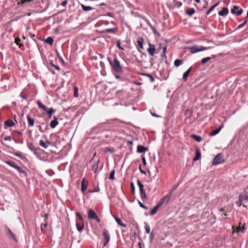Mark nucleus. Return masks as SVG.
Returning a JSON list of instances; mask_svg holds the SVG:
<instances>
[{"label": "nucleus", "mask_w": 248, "mask_h": 248, "mask_svg": "<svg viewBox=\"0 0 248 248\" xmlns=\"http://www.w3.org/2000/svg\"><path fill=\"white\" fill-rule=\"evenodd\" d=\"M143 39L142 38H139L138 40H137V43L138 44V45L140 47L141 49L143 48Z\"/></svg>", "instance_id": "29"}, {"label": "nucleus", "mask_w": 248, "mask_h": 248, "mask_svg": "<svg viewBox=\"0 0 248 248\" xmlns=\"http://www.w3.org/2000/svg\"><path fill=\"white\" fill-rule=\"evenodd\" d=\"M108 60L114 71L117 74H121L123 72L122 67L117 59L115 58L112 60L110 58H108Z\"/></svg>", "instance_id": "1"}, {"label": "nucleus", "mask_w": 248, "mask_h": 248, "mask_svg": "<svg viewBox=\"0 0 248 248\" xmlns=\"http://www.w3.org/2000/svg\"><path fill=\"white\" fill-rule=\"evenodd\" d=\"M14 155L15 156H17V157H19L21 159H23V155L20 153H19L18 152L15 153H14Z\"/></svg>", "instance_id": "47"}, {"label": "nucleus", "mask_w": 248, "mask_h": 248, "mask_svg": "<svg viewBox=\"0 0 248 248\" xmlns=\"http://www.w3.org/2000/svg\"><path fill=\"white\" fill-rule=\"evenodd\" d=\"M88 184V181L86 180L85 178H84L81 182V191L82 193H84L85 191L86 190Z\"/></svg>", "instance_id": "8"}, {"label": "nucleus", "mask_w": 248, "mask_h": 248, "mask_svg": "<svg viewBox=\"0 0 248 248\" xmlns=\"http://www.w3.org/2000/svg\"><path fill=\"white\" fill-rule=\"evenodd\" d=\"M118 29L117 27H115L111 29H105L101 31L102 33H116L118 32Z\"/></svg>", "instance_id": "7"}, {"label": "nucleus", "mask_w": 248, "mask_h": 248, "mask_svg": "<svg viewBox=\"0 0 248 248\" xmlns=\"http://www.w3.org/2000/svg\"><path fill=\"white\" fill-rule=\"evenodd\" d=\"M20 96L23 99H26L27 98V95L26 94H23L22 93L20 94Z\"/></svg>", "instance_id": "57"}, {"label": "nucleus", "mask_w": 248, "mask_h": 248, "mask_svg": "<svg viewBox=\"0 0 248 248\" xmlns=\"http://www.w3.org/2000/svg\"><path fill=\"white\" fill-rule=\"evenodd\" d=\"M152 115L155 117H159L160 116L155 113H152Z\"/></svg>", "instance_id": "61"}, {"label": "nucleus", "mask_w": 248, "mask_h": 248, "mask_svg": "<svg viewBox=\"0 0 248 248\" xmlns=\"http://www.w3.org/2000/svg\"><path fill=\"white\" fill-rule=\"evenodd\" d=\"M4 124L9 127H12L15 124L13 121L11 120H8L5 122Z\"/></svg>", "instance_id": "26"}, {"label": "nucleus", "mask_w": 248, "mask_h": 248, "mask_svg": "<svg viewBox=\"0 0 248 248\" xmlns=\"http://www.w3.org/2000/svg\"><path fill=\"white\" fill-rule=\"evenodd\" d=\"M88 217L89 219L96 220L97 222H100V219L98 218L97 214L93 209H90L88 213Z\"/></svg>", "instance_id": "3"}, {"label": "nucleus", "mask_w": 248, "mask_h": 248, "mask_svg": "<svg viewBox=\"0 0 248 248\" xmlns=\"http://www.w3.org/2000/svg\"><path fill=\"white\" fill-rule=\"evenodd\" d=\"M4 140L7 141H11V138L10 136H7L4 138Z\"/></svg>", "instance_id": "56"}, {"label": "nucleus", "mask_w": 248, "mask_h": 248, "mask_svg": "<svg viewBox=\"0 0 248 248\" xmlns=\"http://www.w3.org/2000/svg\"><path fill=\"white\" fill-rule=\"evenodd\" d=\"M120 44H121V41H120V40H117V46L118 47V48H119L120 49H121V50H124V47H122V46H121V45H120Z\"/></svg>", "instance_id": "46"}, {"label": "nucleus", "mask_w": 248, "mask_h": 248, "mask_svg": "<svg viewBox=\"0 0 248 248\" xmlns=\"http://www.w3.org/2000/svg\"><path fill=\"white\" fill-rule=\"evenodd\" d=\"M224 161L222 155L220 154H217L213 161V165H218Z\"/></svg>", "instance_id": "4"}, {"label": "nucleus", "mask_w": 248, "mask_h": 248, "mask_svg": "<svg viewBox=\"0 0 248 248\" xmlns=\"http://www.w3.org/2000/svg\"><path fill=\"white\" fill-rule=\"evenodd\" d=\"M76 227H77V230L80 232H81L82 231V230H83V229L84 228V225H83L80 226L78 224V223H76Z\"/></svg>", "instance_id": "40"}, {"label": "nucleus", "mask_w": 248, "mask_h": 248, "mask_svg": "<svg viewBox=\"0 0 248 248\" xmlns=\"http://www.w3.org/2000/svg\"><path fill=\"white\" fill-rule=\"evenodd\" d=\"M139 203L140 207L143 208L145 209H148L147 207L143 205V203H142L140 201H139Z\"/></svg>", "instance_id": "52"}, {"label": "nucleus", "mask_w": 248, "mask_h": 248, "mask_svg": "<svg viewBox=\"0 0 248 248\" xmlns=\"http://www.w3.org/2000/svg\"><path fill=\"white\" fill-rule=\"evenodd\" d=\"M154 237H155V234L153 232H151V233H150L149 239H150V241L151 243L152 242Z\"/></svg>", "instance_id": "44"}, {"label": "nucleus", "mask_w": 248, "mask_h": 248, "mask_svg": "<svg viewBox=\"0 0 248 248\" xmlns=\"http://www.w3.org/2000/svg\"><path fill=\"white\" fill-rule=\"evenodd\" d=\"M74 96L75 97L78 96V89L77 87H74Z\"/></svg>", "instance_id": "45"}, {"label": "nucleus", "mask_w": 248, "mask_h": 248, "mask_svg": "<svg viewBox=\"0 0 248 248\" xmlns=\"http://www.w3.org/2000/svg\"><path fill=\"white\" fill-rule=\"evenodd\" d=\"M149 46L150 47L147 49V51L151 56H153L155 54V46L150 44H149Z\"/></svg>", "instance_id": "9"}, {"label": "nucleus", "mask_w": 248, "mask_h": 248, "mask_svg": "<svg viewBox=\"0 0 248 248\" xmlns=\"http://www.w3.org/2000/svg\"><path fill=\"white\" fill-rule=\"evenodd\" d=\"M191 137L197 142H201L202 140V139L200 136L196 135H192Z\"/></svg>", "instance_id": "32"}, {"label": "nucleus", "mask_w": 248, "mask_h": 248, "mask_svg": "<svg viewBox=\"0 0 248 248\" xmlns=\"http://www.w3.org/2000/svg\"><path fill=\"white\" fill-rule=\"evenodd\" d=\"M51 65L54 67L56 70H60V68L59 66H57V65H55V64H54L53 63H51Z\"/></svg>", "instance_id": "53"}, {"label": "nucleus", "mask_w": 248, "mask_h": 248, "mask_svg": "<svg viewBox=\"0 0 248 248\" xmlns=\"http://www.w3.org/2000/svg\"><path fill=\"white\" fill-rule=\"evenodd\" d=\"M218 4V2L212 6L206 12V15H209L215 8V7Z\"/></svg>", "instance_id": "27"}, {"label": "nucleus", "mask_w": 248, "mask_h": 248, "mask_svg": "<svg viewBox=\"0 0 248 248\" xmlns=\"http://www.w3.org/2000/svg\"><path fill=\"white\" fill-rule=\"evenodd\" d=\"M16 169L18 171V172L20 173V174H23L24 176H26L27 175V173L26 172L23 170L21 168H20V167L17 166L16 167Z\"/></svg>", "instance_id": "30"}, {"label": "nucleus", "mask_w": 248, "mask_h": 248, "mask_svg": "<svg viewBox=\"0 0 248 248\" xmlns=\"http://www.w3.org/2000/svg\"><path fill=\"white\" fill-rule=\"evenodd\" d=\"M148 150V149L146 147H145L141 145H138L137 147V152L139 153H143Z\"/></svg>", "instance_id": "18"}, {"label": "nucleus", "mask_w": 248, "mask_h": 248, "mask_svg": "<svg viewBox=\"0 0 248 248\" xmlns=\"http://www.w3.org/2000/svg\"><path fill=\"white\" fill-rule=\"evenodd\" d=\"M137 185L139 187L140 193L145 191L143 189L144 186L142 185V184L139 180H137Z\"/></svg>", "instance_id": "22"}, {"label": "nucleus", "mask_w": 248, "mask_h": 248, "mask_svg": "<svg viewBox=\"0 0 248 248\" xmlns=\"http://www.w3.org/2000/svg\"><path fill=\"white\" fill-rule=\"evenodd\" d=\"M142 75L144 76L148 77L151 82H153L154 81L155 78L152 75L148 74H143Z\"/></svg>", "instance_id": "39"}, {"label": "nucleus", "mask_w": 248, "mask_h": 248, "mask_svg": "<svg viewBox=\"0 0 248 248\" xmlns=\"http://www.w3.org/2000/svg\"><path fill=\"white\" fill-rule=\"evenodd\" d=\"M107 16H110V17H113V15L111 13H110V12L108 13L107 14Z\"/></svg>", "instance_id": "58"}, {"label": "nucleus", "mask_w": 248, "mask_h": 248, "mask_svg": "<svg viewBox=\"0 0 248 248\" xmlns=\"http://www.w3.org/2000/svg\"><path fill=\"white\" fill-rule=\"evenodd\" d=\"M231 13L233 14H236V16H240L243 13V10L240 9L238 10L237 6H234L231 10Z\"/></svg>", "instance_id": "6"}, {"label": "nucleus", "mask_w": 248, "mask_h": 248, "mask_svg": "<svg viewBox=\"0 0 248 248\" xmlns=\"http://www.w3.org/2000/svg\"><path fill=\"white\" fill-rule=\"evenodd\" d=\"M27 119L28 121V126L32 127L34 125V120L33 118H31L30 115L27 116Z\"/></svg>", "instance_id": "12"}, {"label": "nucleus", "mask_w": 248, "mask_h": 248, "mask_svg": "<svg viewBox=\"0 0 248 248\" xmlns=\"http://www.w3.org/2000/svg\"><path fill=\"white\" fill-rule=\"evenodd\" d=\"M50 143V142L48 140H46V141L45 142L43 140H40L39 141V145L45 149L48 147Z\"/></svg>", "instance_id": "14"}, {"label": "nucleus", "mask_w": 248, "mask_h": 248, "mask_svg": "<svg viewBox=\"0 0 248 248\" xmlns=\"http://www.w3.org/2000/svg\"><path fill=\"white\" fill-rule=\"evenodd\" d=\"M54 120L51 121L50 124V126L52 128H54L59 124L57 119L56 116L53 117Z\"/></svg>", "instance_id": "13"}, {"label": "nucleus", "mask_w": 248, "mask_h": 248, "mask_svg": "<svg viewBox=\"0 0 248 248\" xmlns=\"http://www.w3.org/2000/svg\"><path fill=\"white\" fill-rule=\"evenodd\" d=\"M140 172L143 174H145V175L146 174V171H145L144 170H140Z\"/></svg>", "instance_id": "62"}, {"label": "nucleus", "mask_w": 248, "mask_h": 248, "mask_svg": "<svg viewBox=\"0 0 248 248\" xmlns=\"http://www.w3.org/2000/svg\"><path fill=\"white\" fill-rule=\"evenodd\" d=\"M141 199H146L147 198L145 192H141L140 193Z\"/></svg>", "instance_id": "48"}, {"label": "nucleus", "mask_w": 248, "mask_h": 248, "mask_svg": "<svg viewBox=\"0 0 248 248\" xmlns=\"http://www.w3.org/2000/svg\"><path fill=\"white\" fill-rule=\"evenodd\" d=\"M67 3V0H64L63 1H62V2L61 3V5L62 6H65L66 5Z\"/></svg>", "instance_id": "55"}, {"label": "nucleus", "mask_w": 248, "mask_h": 248, "mask_svg": "<svg viewBox=\"0 0 248 248\" xmlns=\"http://www.w3.org/2000/svg\"><path fill=\"white\" fill-rule=\"evenodd\" d=\"M195 12V10L193 8H189L187 9L186 13L189 16H192L193 15Z\"/></svg>", "instance_id": "24"}, {"label": "nucleus", "mask_w": 248, "mask_h": 248, "mask_svg": "<svg viewBox=\"0 0 248 248\" xmlns=\"http://www.w3.org/2000/svg\"><path fill=\"white\" fill-rule=\"evenodd\" d=\"M5 163L9 165V166H10L11 167H12L16 169V167H17V165L16 164V163L13 162V161H7L5 162Z\"/></svg>", "instance_id": "35"}, {"label": "nucleus", "mask_w": 248, "mask_h": 248, "mask_svg": "<svg viewBox=\"0 0 248 248\" xmlns=\"http://www.w3.org/2000/svg\"><path fill=\"white\" fill-rule=\"evenodd\" d=\"M81 7L84 11H89L93 9L91 6H86L84 4H81Z\"/></svg>", "instance_id": "25"}, {"label": "nucleus", "mask_w": 248, "mask_h": 248, "mask_svg": "<svg viewBox=\"0 0 248 248\" xmlns=\"http://www.w3.org/2000/svg\"><path fill=\"white\" fill-rule=\"evenodd\" d=\"M114 219H115L116 222L120 226H121L123 227H126V225L125 224L123 223L122 222V221H121V220L119 217H114Z\"/></svg>", "instance_id": "21"}, {"label": "nucleus", "mask_w": 248, "mask_h": 248, "mask_svg": "<svg viewBox=\"0 0 248 248\" xmlns=\"http://www.w3.org/2000/svg\"><path fill=\"white\" fill-rule=\"evenodd\" d=\"M99 191V188H95V189H94L91 192H97Z\"/></svg>", "instance_id": "60"}, {"label": "nucleus", "mask_w": 248, "mask_h": 248, "mask_svg": "<svg viewBox=\"0 0 248 248\" xmlns=\"http://www.w3.org/2000/svg\"><path fill=\"white\" fill-rule=\"evenodd\" d=\"M192 67H191L190 68H189L187 71H186L183 74V79L185 80H186L187 77L188 76L189 73L191 71Z\"/></svg>", "instance_id": "23"}, {"label": "nucleus", "mask_w": 248, "mask_h": 248, "mask_svg": "<svg viewBox=\"0 0 248 248\" xmlns=\"http://www.w3.org/2000/svg\"><path fill=\"white\" fill-rule=\"evenodd\" d=\"M247 22V20H245L243 23H242V24H240L238 26V29H240V28H242Z\"/></svg>", "instance_id": "49"}, {"label": "nucleus", "mask_w": 248, "mask_h": 248, "mask_svg": "<svg viewBox=\"0 0 248 248\" xmlns=\"http://www.w3.org/2000/svg\"><path fill=\"white\" fill-rule=\"evenodd\" d=\"M201 156V153L199 150L197 149L196 152V155L195 157L193 158V161H197L199 159H200Z\"/></svg>", "instance_id": "20"}, {"label": "nucleus", "mask_w": 248, "mask_h": 248, "mask_svg": "<svg viewBox=\"0 0 248 248\" xmlns=\"http://www.w3.org/2000/svg\"><path fill=\"white\" fill-rule=\"evenodd\" d=\"M115 78H117V79H119V78H120V76H119V75H116L115 76Z\"/></svg>", "instance_id": "64"}, {"label": "nucleus", "mask_w": 248, "mask_h": 248, "mask_svg": "<svg viewBox=\"0 0 248 248\" xmlns=\"http://www.w3.org/2000/svg\"><path fill=\"white\" fill-rule=\"evenodd\" d=\"M140 172L143 174H145V175L146 174V171H145L144 170H140Z\"/></svg>", "instance_id": "63"}, {"label": "nucleus", "mask_w": 248, "mask_h": 248, "mask_svg": "<svg viewBox=\"0 0 248 248\" xmlns=\"http://www.w3.org/2000/svg\"><path fill=\"white\" fill-rule=\"evenodd\" d=\"M37 104L39 108H41L42 109H46V107L40 101L38 100L37 101Z\"/></svg>", "instance_id": "36"}, {"label": "nucleus", "mask_w": 248, "mask_h": 248, "mask_svg": "<svg viewBox=\"0 0 248 248\" xmlns=\"http://www.w3.org/2000/svg\"><path fill=\"white\" fill-rule=\"evenodd\" d=\"M44 41L45 42L51 45L53 44L54 40L51 37H48Z\"/></svg>", "instance_id": "28"}, {"label": "nucleus", "mask_w": 248, "mask_h": 248, "mask_svg": "<svg viewBox=\"0 0 248 248\" xmlns=\"http://www.w3.org/2000/svg\"><path fill=\"white\" fill-rule=\"evenodd\" d=\"M183 63V61L182 60L177 59L174 61V65L176 67H178Z\"/></svg>", "instance_id": "33"}, {"label": "nucleus", "mask_w": 248, "mask_h": 248, "mask_svg": "<svg viewBox=\"0 0 248 248\" xmlns=\"http://www.w3.org/2000/svg\"><path fill=\"white\" fill-rule=\"evenodd\" d=\"M7 229L8 232V235H9V237L12 238L13 240L16 241V235H15V234L11 231V230L9 228H7Z\"/></svg>", "instance_id": "19"}, {"label": "nucleus", "mask_w": 248, "mask_h": 248, "mask_svg": "<svg viewBox=\"0 0 248 248\" xmlns=\"http://www.w3.org/2000/svg\"><path fill=\"white\" fill-rule=\"evenodd\" d=\"M144 224H145V232H146V233L149 234L150 233V227L147 223L144 222Z\"/></svg>", "instance_id": "34"}, {"label": "nucleus", "mask_w": 248, "mask_h": 248, "mask_svg": "<svg viewBox=\"0 0 248 248\" xmlns=\"http://www.w3.org/2000/svg\"><path fill=\"white\" fill-rule=\"evenodd\" d=\"M76 215L77 216V217H78V218L80 220H82L83 219V218H82V216L80 214V213H79L78 212H77L76 213Z\"/></svg>", "instance_id": "54"}, {"label": "nucleus", "mask_w": 248, "mask_h": 248, "mask_svg": "<svg viewBox=\"0 0 248 248\" xmlns=\"http://www.w3.org/2000/svg\"><path fill=\"white\" fill-rule=\"evenodd\" d=\"M55 112V110L53 108H49L48 110L47 111V114L48 115V118H51L53 114Z\"/></svg>", "instance_id": "31"}, {"label": "nucleus", "mask_w": 248, "mask_h": 248, "mask_svg": "<svg viewBox=\"0 0 248 248\" xmlns=\"http://www.w3.org/2000/svg\"><path fill=\"white\" fill-rule=\"evenodd\" d=\"M99 161H97L95 164L92 167V171L94 173L97 174L98 172V165H99Z\"/></svg>", "instance_id": "16"}, {"label": "nucleus", "mask_w": 248, "mask_h": 248, "mask_svg": "<svg viewBox=\"0 0 248 248\" xmlns=\"http://www.w3.org/2000/svg\"><path fill=\"white\" fill-rule=\"evenodd\" d=\"M239 197H242V200L243 201L244 200H247L248 199V193L240 194Z\"/></svg>", "instance_id": "38"}, {"label": "nucleus", "mask_w": 248, "mask_h": 248, "mask_svg": "<svg viewBox=\"0 0 248 248\" xmlns=\"http://www.w3.org/2000/svg\"><path fill=\"white\" fill-rule=\"evenodd\" d=\"M167 52V46H164L163 48V51L161 54V56L162 58H166V53Z\"/></svg>", "instance_id": "37"}, {"label": "nucleus", "mask_w": 248, "mask_h": 248, "mask_svg": "<svg viewBox=\"0 0 248 248\" xmlns=\"http://www.w3.org/2000/svg\"><path fill=\"white\" fill-rule=\"evenodd\" d=\"M130 186H131V189L132 193H134V192H135V187H134V183H131V184H130Z\"/></svg>", "instance_id": "50"}, {"label": "nucleus", "mask_w": 248, "mask_h": 248, "mask_svg": "<svg viewBox=\"0 0 248 248\" xmlns=\"http://www.w3.org/2000/svg\"><path fill=\"white\" fill-rule=\"evenodd\" d=\"M223 127V125H221L219 126V127L214 130H213L209 134V135L210 136H214L215 135H216L217 134H218L219 131H220V130L222 129V128Z\"/></svg>", "instance_id": "15"}, {"label": "nucleus", "mask_w": 248, "mask_h": 248, "mask_svg": "<svg viewBox=\"0 0 248 248\" xmlns=\"http://www.w3.org/2000/svg\"><path fill=\"white\" fill-rule=\"evenodd\" d=\"M103 235L104 237V246H106L107 244L108 243L110 240V235L108 232L107 230H104L103 231Z\"/></svg>", "instance_id": "5"}, {"label": "nucleus", "mask_w": 248, "mask_h": 248, "mask_svg": "<svg viewBox=\"0 0 248 248\" xmlns=\"http://www.w3.org/2000/svg\"><path fill=\"white\" fill-rule=\"evenodd\" d=\"M228 13V10L227 7H224L222 9L218 12V15L221 16H225Z\"/></svg>", "instance_id": "11"}, {"label": "nucleus", "mask_w": 248, "mask_h": 248, "mask_svg": "<svg viewBox=\"0 0 248 248\" xmlns=\"http://www.w3.org/2000/svg\"><path fill=\"white\" fill-rule=\"evenodd\" d=\"M170 199V196H166L162 198L159 202L158 203L160 206H161L164 203L168 202Z\"/></svg>", "instance_id": "10"}, {"label": "nucleus", "mask_w": 248, "mask_h": 248, "mask_svg": "<svg viewBox=\"0 0 248 248\" xmlns=\"http://www.w3.org/2000/svg\"><path fill=\"white\" fill-rule=\"evenodd\" d=\"M210 47H204L202 46H194L190 48L192 53H195L200 51L207 50Z\"/></svg>", "instance_id": "2"}, {"label": "nucleus", "mask_w": 248, "mask_h": 248, "mask_svg": "<svg viewBox=\"0 0 248 248\" xmlns=\"http://www.w3.org/2000/svg\"><path fill=\"white\" fill-rule=\"evenodd\" d=\"M160 207H161V206L158 204H157L155 206H154V208L151 210V211L150 212V214L151 215H155L156 213V212H157L159 208Z\"/></svg>", "instance_id": "17"}, {"label": "nucleus", "mask_w": 248, "mask_h": 248, "mask_svg": "<svg viewBox=\"0 0 248 248\" xmlns=\"http://www.w3.org/2000/svg\"><path fill=\"white\" fill-rule=\"evenodd\" d=\"M141 158H142V161L143 163V164L145 166L146 165V161L145 159V157L143 155H141Z\"/></svg>", "instance_id": "51"}, {"label": "nucleus", "mask_w": 248, "mask_h": 248, "mask_svg": "<svg viewBox=\"0 0 248 248\" xmlns=\"http://www.w3.org/2000/svg\"><path fill=\"white\" fill-rule=\"evenodd\" d=\"M114 174H115V170H111L110 175H109V179L111 180L114 179Z\"/></svg>", "instance_id": "42"}, {"label": "nucleus", "mask_w": 248, "mask_h": 248, "mask_svg": "<svg viewBox=\"0 0 248 248\" xmlns=\"http://www.w3.org/2000/svg\"><path fill=\"white\" fill-rule=\"evenodd\" d=\"M245 226H243L241 228H240V227L239 228H238V231H240V230H241L243 232L245 230Z\"/></svg>", "instance_id": "59"}, {"label": "nucleus", "mask_w": 248, "mask_h": 248, "mask_svg": "<svg viewBox=\"0 0 248 248\" xmlns=\"http://www.w3.org/2000/svg\"><path fill=\"white\" fill-rule=\"evenodd\" d=\"M210 59H211L210 57L204 58L201 60V63L204 64V63H206L207 62H208Z\"/></svg>", "instance_id": "41"}, {"label": "nucleus", "mask_w": 248, "mask_h": 248, "mask_svg": "<svg viewBox=\"0 0 248 248\" xmlns=\"http://www.w3.org/2000/svg\"><path fill=\"white\" fill-rule=\"evenodd\" d=\"M242 201H243L242 200V197H239L238 200L236 202V204L238 205V206L240 207L242 205Z\"/></svg>", "instance_id": "43"}]
</instances>
